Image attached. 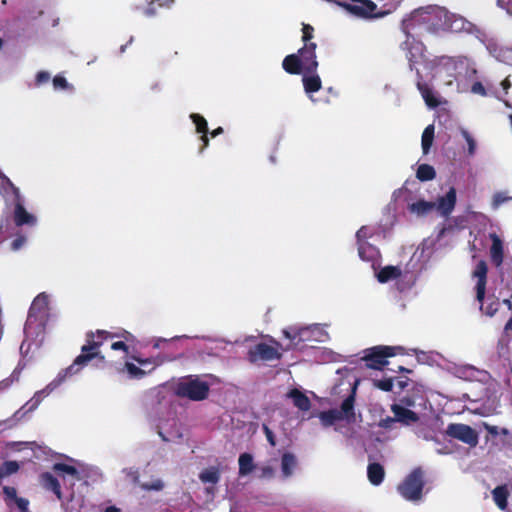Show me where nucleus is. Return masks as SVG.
Wrapping results in <instances>:
<instances>
[{
  "mask_svg": "<svg viewBox=\"0 0 512 512\" xmlns=\"http://www.w3.org/2000/svg\"><path fill=\"white\" fill-rule=\"evenodd\" d=\"M120 336L119 333L109 332L106 330L89 331L86 333V344L81 347V353L75 358L73 363L64 370H61L56 378L42 391L37 392L34 398L25 404L23 408L28 407L27 411L34 410L42 400V398L60 385L68 376L77 374L90 361L96 359L97 366L103 367L107 361L105 356L100 352V347L109 339Z\"/></svg>",
  "mask_w": 512,
  "mask_h": 512,
  "instance_id": "obj_1",
  "label": "nucleus"
},
{
  "mask_svg": "<svg viewBox=\"0 0 512 512\" xmlns=\"http://www.w3.org/2000/svg\"><path fill=\"white\" fill-rule=\"evenodd\" d=\"M424 477L425 472L421 467L414 468L398 485V492L405 500L419 501L423 495Z\"/></svg>",
  "mask_w": 512,
  "mask_h": 512,
  "instance_id": "obj_2",
  "label": "nucleus"
},
{
  "mask_svg": "<svg viewBox=\"0 0 512 512\" xmlns=\"http://www.w3.org/2000/svg\"><path fill=\"white\" fill-rule=\"evenodd\" d=\"M397 354H404V348L401 346L380 345L367 349L361 359L366 362L368 368L381 370L388 364L387 358Z\"/></svg>",
  "mask_w": 512,
  "mask_h": 512,
  "instance_id": "obj_3",
  "label": "nucleus"
},
{
  "mask_svg": "<svg viewBox=\"0 0 512 512\" xmlns=\"http://www.w3.org/2000/svg\"><path fill=\"white\" fill-rule=\"evenodd\" d=\"M209 385L199 379H185L180 381L175 388L177 396L193 401H202L208 397Z\"/></svg>",
  "mask_w": 512,
  "mask_h": 512,
  "instance_id": "obj_4",
  "label": "nucleus"
},
{
  "mask_svg": "<svg viewBox=\"0 0 512 512\" xmlns=\"http://www.w3.org/2000/svg\"><path fill=\"white\" fill-rule=\"evenodd\" d=\"M354 4L337 2L349 13L362 18H380L388 14V11H380L377 5L371 0H351Z\"/></svg>",
  "mask_w": 512,
  "mask_h": 512,
  "instance_id": "obj_5",
  "label": "nucleus"
},
{
  "mask_svg": "<svg viewBox=\"0 0 512 512\" xmlns=\"http://www.w3.org/2000/svg\"><path fill=\"white\" fill-rule=\"evenodd\" d=\"M273 342L277 347L270 346L263 342L251 347L247 354L249 362L256 363L258 361L280 360L282 354L278 351V347H281V344L275 340H273Z\"/></svg>",
  "mask_w": 512,
  "mask_h": 512,
  "instance_id": "obj_6",
  "label": "nucleus"
},
{
  "mask_svg": "<svg viewBox=\"0 0 512 512\" xmlns=\"http://www.w3.org/2000/svg\"><path fill=\"white\" fill-rule=\"evenodd\" d=\"M446 433L471 447H475L479 441L478 433L469 425L462 423L449 424Z\"/></svg>",
  "mask_w": 512,
  "mask_h": 512,
  "instance_id": "obj_7",
  "label": "nucleus"
},
{
  "mask_svg": "<svg viewBox=\"0 0 512 512\" xmlns=\"http://www.w3.org/2000/svg\"><path fill=\"white\" fill-rule=\"evenodd\" d=\"M282 332L284 337L289 340L285 350H301L305 347V342L311 339V331L308 327L289 326Z\"/></svg>",
  "mask_w": 512,
  "mask_h": 512,
  "instance_id": "obj_8",
  "label": "nucleus"
},
{
  "mask_svg": "<svg viewBox=\"0 0 512 512\" xmlns=\"http://www.w3.org/2000/svg\"><path fill=\"white\" fill-rule=\"evenodd\" d=\"M487 273L488 266L486 261L480 260L473 273L472 276L477 279L475 290H476V300L480 303V308L483 306V300L485 298L486 293V285H487Z\"/></svg>",
  "mask_w": 512,
  "mask_h": 512,
  "instance_id": "obj_9",
  "label": "nucleus"
},
{
  "mask_svg": "<svg viewBox=\"0 0 512 512\" xmlns=\"http://www.w3.org/2000/svg\"><path fill=\"white\" fill-rule=\"evenodd\" d=\"M316 43L304 44L298 50V55L301 58V63L304 67V73H315L318 69V61L316 56Z\"/></svg>",
  "mask_w": 512,
  "mask_h": 512,
  "instance_id": "obj_10",
  "label": "nucleus"
},
{
  "mask_svg": "<svg viewBox=\"0 0 512 512\" xmlns=\"http://www.w3.org/2000/svg\"><path fill=\"white\" fill-rule=\"evenodd\" d=\"M403 49L406 50L409 69L411 71L418 70L415 66L419 62V59L423 57L424 45L414 38L410 40V36L408 35L407 40L403 43Z\"/></svg>",
  "mask_w": 512,
  "mask_h": 512,
  "instance_id": "obj_11",
  "label": "nucleus"
},
{
  "mask_svg": "<svg viewBox=\"0 0 512 512\" xmlns=\"http://www.w3.org/2000/svg\"><path fill=\"white\" fill-rule=\"evenodd\" d=\"M457 201L456 189L450 187L448 192L438 198L435 209L440 213L441 216L447 218L453 212Z\"/></svg>",
  "mask_w": 512,
  "mask_h": 512,
  "instance_id": "obj_12",
  "label": "nucleus"
},
{
  "mask_svg": "<svg viewBox=\"0 0 512 512\" xmlns=\"http://www.w3.org/2000/svg\"><path fill=\"white\" fill-rule=\"evenodd\" d=\"M416 86L421 93L426 105L430 108H436L440 105V101L434 95L432 88L423 80V76L419 70H416Z\"/></svg>",
  "mask_w": 512,
  "mask_h": 512,
  "instance_id": "obj_13",
  "label": "nucleus"
},
{
  "mask_svg": "<svg viewBox=\"0 0 512 512\" xmlns=\"http://www.w3.org/2000/svg\"><path fill=\"white\" fill-rule=\"evenodd\" d=\"M391 411L393 412L394 416L396 417L397 422L403 424V425H410L413 423H416L419 421V415L400 405V404H392L391 405Z\"/></svg>",
  "mask_w": 512,
  "mask_h": 512,
  "instance_id": "obj_14",
  "label": "nucleus"
},
{
  "mask_svg": "<svg viewBox=\"0 0 512 512\" xmlns=\"http://www.w3.org/2000/svg\"><path fill=\"white\" fill-rule=\"evenodd\" d=\"M191 120L195 124L196 132L201 134L200 140L202 142V146L200 147L199 151L202 152L205 148L209 145V138H208V124L206 119L197 113H192L190 115Z\"/></svg>",
  "mask_w": 512,
  "mask_h": 512,
  "instance_id": "obj_15",
  "label": "nucleus"
},
{
  "mask_svg": "<svg viewBox=\"0 0 512 512\" xmlns=\"http://www.w3.org/2000/svg\"><path fill=\"white\" fill-rule=\"evenodd\" d=\"M490 239L492 241V245L490 247L491 261L496 267H499L502 265L504 259L503 242L495 233L490 234Z\"/></svg>",
  "mask_w": 512,
  "mask_h": 512,
  "instance_id": "obj_16",
  "label": "nucleus"
},
{
  "mask_svg": "<svg viewBox=\"0 0 512 512\" xmlns=\"http://www.w3.org/2000/svg\"><path fill=\"white\" fill-rule=\"evenodd\" d=\"M14 222L16 226L33 225L36 222L35 217L27 212L22 201H17L14 208Z\"/></svg>",
  "mask_w": 512,
  "mask_h": 512,
  "instance_id": "obj_17",
  "label": "nucleus"
},
{
  "mask_svg": "<svg viewBox=\"0 0 512 512\" xmlns=\"http://www.w3.org/2000/svg\"><path fill=\"white\" fill-rule=\"evenodd\" d=\"M40 483L46 490L52 491L58 500H62L63 495L61 491V485L58 479L53 476L50 472H43L40 475Z\"/></svg>",
  "mask_w": 512,
  "mask_h": 512,
  "instance_id": "obj_18",
  "label": "nucleus"
},
{
  "mask_svg": "<svg viewBox=\"0 0 512 512\" xmlns=\"http://www.w3.org/2000/svg\"><path fill=\"white\" fill-rule=\"evenodd\" d=\"M282 67L285 72L292 75H298L304 72V67L298 53L287 55L282 61Z\"/></svg>",
  "mask_w": 512,
  "mask_h": 512,
  "instance_id": "obj_19",
  "label": "nucleus"
},
{
  "mask_svg": "<svg viewBox=\"0 0 512 512\" xmlns=\"http://www.w3.org/2000/svg\"><path fill=\"white\" fill-rule=\"evenodd\" d=\"M367 477L372 485H380L385 477L384 467L377 462L369 463L367 467Z\"/></svg>",
  "mask_w": 512,
  "mask_h": 512,
  "instance_id": "obj_20",
  "label": "nucleus"
},
{
  "mask_svg": "<svg viewBox=\"0 0 512 512\" xmlns=\"http://www.w3.org/2000/svg\"><path fill=\"white\" fill-rule=\"evenodd\" d=\"M287 397L293 401L295 407L302 411H308L311 407L310 399L300 390L294 388L291 389Z\"/></svg>",
  "mask_w": 512,
  "mask_h": 512,
  "instance_id": "obj_21",
  "label": "nucleus"
},
{
  "mask_svg": "<svg viewBox=\"0 0 512 512\" xmlns=\"http://www.w3.org/2000/svg\"><path fill=\"white\" fill-rule=\"evenodd\" d=\"M302 82L304 90L307 94L318 92L322 87V81L317 72L304 73Z\"/></svg>",
  "mask_w": 512,
  "mask_h": 512,
  "instance_id": "obj_22",
  "label": "nucleus"
},
{
  "mask_svg": "<svg viewBox=\"0 0 512 512\" xmlns=\"http://www.w3.org/2000/svg\"><path fill=\"white\" fill-rule=\"evenodd\" d=\"M118 333L120 336H118L117 338H120L122 340L113 342L111 344V349L112 350H121L126 355H128L129 354V343H133L135 341V337L133 336L132 333H130L126 330H122Z\"/></svg>",
  "mask_w": 512,
  "mask_h": 512,
  "instance_id": "obj_23",
  "label": "nucleus"
},
{
  "mask_svg": "<svg viewBox=\"0 0 512 512\" xmlns=\"http://www.w3.org/2000/svg\"><path fill=\"white\" fill-rule=\"evenodd\" d=\"M436 207V203L432 201H426V200H418L412 204L409 205V211L411 213H415L418 216H425L431 211H433Z\"/></svg>",
  "mask_w": 512,
  "mask_h": 512,
  "instance_id": "obj_24",
  "label": "nucleus"
},
{
  "mask_svg": "<svg viewBox=\"0 0 512 512\" xmlns=\"http://www.w3.org/2000/svg\"><path fill=\"white\" fill-rule=\"evenodd\" d=\"M402 274L401 269L397 266H385L377 273V280L380 283H386L390 280L397 279Z\"/></svg>",
  "mask_w": 512,
  "mask_h": 512,
  "instance_id": "obj_25",
  "label": "nucleus"
},
{
  "mask_svg": "<svg viewBox=\"0 0 512 512\" xmlns=\"http://www.w3.org/2000/svg\"><path fill=\"white\" fill-rule=\"evenodd\" d=\"M297 466L296 457L290 453L285 452L281 458V471L284 477H290Z\"/></svg>",
  "mask_w": 512,
  "mask_h": 512,
  "instance_id": "obj_26",
  "label": "nucleus"
},
{
  "mask_svg": "<svg viewBox=\"0 0 512 512\" xmlns=\"http://www.w3.org/2000/svg\"><path fill=\"white\" fill-rule=\"evenodd\" d=\"M493 500L496 503V505L501 509L504 510L507 508L508 502V496L509 492L507 490V487L505 485L497 486L492 491Z\"/></svg>",
  "mask_w": 512,
  "mask_h": 512,
  "instance_id": "obj_27",
  "label": "nucleus"
},
{
  "mask_svg": "<svg viewBox=\"0 0 512 512\" xmlns=\"http://www.w3.org/2000/svg\"><path fill=\"white\" fill-rule=\"evenodd\" d=\"M354 403H355V389H353V392L346 397L340 407V410L338 412H342V418L351 419L354 418L355 412H354Z\"/></svg>",
  "mask_w": 512,
  "mask_h": 512,
  "instance_id": "obj_28",
  "label": "nucleus"
},
{
  "mask_svg": "<svg viewBox=\"0 0 512 512\" xmlns=\"http://www.w3.org/2000/svg\"><path fill=\"white\" fill-rule=\"evenodd\" d=\"M239 475L245 476L251 473L254 469L253 457L249 453H242L238 459Z\"/></svg>",
  "mask_w": 512,
  "mask_h": 512,
  "instance_id": "obj_29",
  "label": "nucleus"
},
{
  "mask_svg": "<svg viewBox=\"0 0 512 512\" xmlns=\"http://www.w3.org/2000/svg\"><path fill=\"white\" fill-rule=\"evenodd\" d=\"M435 128L433 124L428 125L423 133L421 139V146L423 154H428L434 141Z\"/></svg>",
  "mask_w": 512,
  "mask_h": 512,
  "instance_id": "obj_30",
  "label": "nucleus"
},
{
  "mask_svg": "<svg viewBox=\"0 0 512 512\" xmlns=\"http://www.w3.org/2000/svg\"><path fill=\"white\" fill-rule=\"evenodd\" d=\"M358 254L364 261H374L377 255V249L370 243H360L358 244Z\"/></svg>",
  "mask_w": 512,
  "mask_h": 512,
  "instance_id": "obj_31",
  "label": "nucleus"
},
{
  "mask_svg": "<svg viewBox=\"0 0 512 512\" xmlns=\"http://www.w3.org/2000/svg\"><path fill=\"white\" fill-rule=\"evenodd\" d=\"M416 177L420 181H431L436 177V171L433 166L429 164H421L416 171Z\"/></svg>",
  "mask_w": 512,
  "mask_h": 512,
  "instance_id": "obj_32",
  "label": "nucleus"
},
{
  "mask_svg": "<svg viewBox=\"0 0 512 512\" xmlns=\"http://www.w3.org/2000/svg\"><path fill=\"white\" fill-rule=\"evenodd\" d=\"M342 419V412H338L337 409H330L320 413V420L325 426H331Z\"/></svg>",
  "mask_w": 512,
  "mask_h": 512,
  "instance_id": "obj_33",
  "label": "nucleus"
},
{
  "mask_svg": "<svg viewBox=\"0 0 512 512\" xmlns=\"http://www.w3.org/2000/svg\"><path fill=\"white\" fill-rule=\"evenodd\" d=\"M52 470L56 473H65L68 475L73 476L76 480H80V473L79 471L71 465L65 464V463H55L52 467Z\"/></svg>",
  "mask_w": 512,
  "mask_h": 512,
  "instance_id": "obj_34",
  "label": "nucleus"
},
{
  "mask_svg": "<svg viewBox=\"0 0 512 512\" xmlns=\"http://www.w3.org/2000/svg\"><path fill=\"white\" fill-rule=\"evenodd\" d=\"M4 494V500L7 506H11L12 503H15L18 506V500L21 497L17 496V490L11 486H3L2 488Z\"/></svg>",
  "mask_w": 512,
  "mask_h": 512,
  "instance_id": "obj_35",
  "label": "nucleus"
},
{
  "mask_svg": "<svg viewBox=\"0 0 512 512\" xmlns=\"http://www.w3.org/2000/svg\"><path fill=\"white\" fill-rule=\"evenodd\" d=\"M165 487L164 482L160 478L153 479L150 482H143L140 488L145 491H161Z\"/></svg>",
  "mask_w": 512,
  "mask_h": 512,
  "instance_id": "obj_36",
  "label": "nucleus"
},
{
  "mask_svg": "<svg viewBox=\"0 0 512 512\" xmlns=\"http://www.w3.org/2000/svg\"><path fill=\"white\" fill-rule=\"evenodd\" d=\"M220 475L217 470L211 469V470H205L200 474V479L204 483H212L216 484L219 481Z\"/></svg>",
  "mask_w": 512,
  "mask_h": 512,
  "instance_id": "obj_37",
  "label": "nucleus"
},
{
  "mask_svg": "<svg viewBox=\"0 0 512 512\" xmlns=\"http://www.w3.org/2000/svg\"><path fill=\"white\" fill-rule=\"evenodd\" d=\"M125 369L131 378L140 379L145 376V371L133 363L126 362Z\"/></svg>",
  "mask_w": 512,
  "mask_h": 512,
  "instance_id": "obj_38",
  "label": "nucleus"
},
{
  "mask_svg": "<svg viewBox=\"0 0 512 512\" xmlns=\"http://www.w3.org/2000/svg\"><path fill=\"white\" fill-rule=\"evenodd\" d=\"M373 385L382 391L390 392L393 388V378L375 379Z\"/></svg>",
  "mask_w": 512,
  "mask_h": 512,
  "instance_id": "obj_39",
  "label": "nucleus"
},
{
  "mask_svg": "<svg viewBox=\"0 0 512 512\" xmlns=\"http://www.w3.org/2000/svg\"><path fill=\"white\" fill-rule=\"evenodd\" d=\"M302 41L304 44H311L313 43L311 40L314 37V28L310 24L303 23L302 25Z\"/></svg>",
  "mask_w": 512,
  "mask_h": 512,
  "instance_id": "obj_40",
  "label": "nucleus"
},
{
  "mask_svg": "<svg viewBox=\"0 0 512 512\" xmlns=\"http://www.w3.org/2000/svg\"><path fill=\"white\" fill-rule=\"evenodd\" d=\"M461 135L463 136V138L466 140L467 144H468V154L470 156L474 155L475 153V150H476V142L474 140V138L471 136V134L466 130V129H461Z\"/></svg>",
  "mask_w": 512,
  "mask_h": 512,
  "instance_id": "obj_41",
  "label": "nucleus"
},
{
  "mask_svg": "<svg viewBox=\"0 0 512 512\" xmlns=\"http://www.w3.org/2000/svg\"><path fill=\"white\" fill-rule=\"evenodd\" d=\"M371 233L368 227L362 226L357 232H356V239L357 244L360 243H368L366 240L371 237Z\"/></svg>",
  "mask_w": 512,
  "mask_h": 512,
  "instance_id": "obj_42",
  "label": "nucleus"
},
{
  "mask_svg": "<svg viewBox=\"0 0 512 512\" xmlns=\"http://www.w3.org/2000/svg\"><path fill=\"white\" fill-rule=\"evenodd\" d=\"M3 183H5L11 189L15 198V203H17V201H22L19 188L16 187L7 176H3Z\"/></svg>",
  "mask_w": 512,
  "mask_h": 512,
  "instance_id": "obj_43",
  "label": "nucleus"
},
{
  "mask_svg": "<svg viewBox=\"0 0 512 512\" xmlns=\"http://www.w3.org/2000/svg\"><path fill=\"white\" fill-rule=\"evenodd\" d=\"M53 86L55 89H66L68 88L69 84L65 77L61 75H56L53 78Z\"/></svg>",
  "mask_w": 512,
  "mask_h": 512,
  "instance_id": "obj_44",
  "label": "nucleus"
},
{
  "mask_svg": "<svg viewBox=\"0 0 512 512\" xmlns=\"http://www.w3.org/2000/svg\"><path fill=\"white\" fill-rule=\"evenodd\" d=\"M262 430H263V432H264V434H265L269 444L271 446L275 447L276 446V439H275V435H274L273 431L266 424L262 425Z\"/></svg>",
  "mask_w": 512,
  "mask_h": 512,
  "instance_id": "obj_45",
  "label": "nucleus"
},
{
  "mask_svg": "<svg viewBox=\"0 0 512 512\" xmlns=\"http://www.w3.org/2000/svg\"><path fill=\"white\" fill-rule=\"evenodd\" d=\"M471 92L473 94H478V95H481V96H486L487 95V91L484 87V85L479 82V81H476L472 84L471 86Z\"/></svg>",
  "mask_w": 512,
  "mask_h": 512,
  "instance_id": "obj_46",
  "label": "nucleus"
},
{
  "mask_svg": "<svg viewBox=\"0 0 512 512\" xmlns=\"http://www.w3.org/2000/svg\"><path fill=\"white\" fill-rule=\"evenodd\" d=\"M47 304H48V298L44 293H42V294H39L34 299V301L32 303V309L35 308L36 306L46 307Z\"/></svg>",
  "mask_w": 512,
  "mask_h": 512,
  "instance_id": "obj_47",
  "label": "nucleus"
},
{
  "mask_svg": "<svg viewBox=\"0 0 512 512\" xmlns=\"http://www.w3.org/2000/svg\"><path fill=\"white\" fill-rule=\"evenodd\" d=\"M50 80V74L47 71H40L36 75V85H41Z\"/></svg>",
  "mask_w": 512,
  "mask_h": 512,
  "instance_id": "obj_48",
  "label": "nucleus"
},
{
  "mask_svg": "<svg viewBox=\"0 0 512 512\" xmlns=\"http://www.w3.org/2000/svg\"><path fill=\"white\" fill-rule=\"evenodd\" d=\"M395 422H397V420H396V417H395V416H394V417L387 416L386 418H384V419H382V420L380 421V424H379V425H380L382 428L390 429V428H392V425H393Z\"/></svg>",
  "mask_w": 512,
  "mask_h": 512,
  "instance_id": "obj_49",
  "label": "nucleus"
},
{
  "mask_svg": "<svg viewBox=\"0 0 512 512\" xmlns=\"http://www.w3.org/2000/svg\"><path fill=\"white\" fill-rule=\"evenodd\" d=\"M497 5L512 15V0H497Z\"/></svg>",
  "mask_w": 512,
  "mask_h": 512,
  "instance_id": "obj_50",
  "label": "nucleus"
},
{
  "mask_svg": "<svg viewBox=\"0 0 512 512\" xmlns=\"http://www.w3.org/2000/svg\"><path fill=\"white\" fill-rule=\"evenodd\" d=\"M400 405L404 407H413L415 405V400L411 396H404L400 399Z\"/></svg>",
  "mask_w": 512,
  "mask_h": 512,
  "instance_id": "obj_51",
  "label": "nucleus"
},
{
  "mask_svg": "<svg viewBox=\"0 0 512 512\" xmlns=\"http://www.w3.org/2000/svg\"><path fill=\"white\" fill-rule=\"evenodd\" d=\"M28 506L29 501L26 498H20L18 500V508L20 512H30Z\"/></svg>",
  "mask_w": 512,
  "mask_h": 512,
  "instance_id": "obj_52",
  "label": "nucleus"
},
{
  "mask_svg": "<svg viewBox=\"0 0 512 512\" xmlns=\"http://www.w3.org/2000/svg\"><path fill=\"white\" fill-rule=\"evenodd\" d=\"M127 475L131 478L134 484L140 486L142 482H140L138 470H130Z\"/></svg>",
  "mask_w": 512,
  "mask_h": 512,
  "instance_id": "obj_53",
  "label": "nucleus"
},
{
  "mask_svg": "<svg viewBox=\"0 0 512 512\" xmlns=\"http://www.w3.org/2000/svg\"><path fill=\"white\" fill-rule=\"evenodd\" d=\"M155 2L154 1H151L148 5V7L145 9V14L147 16H153L156 14V10H155Z\"/></svg>",
  "mask_w": 512,
  "mask_h": 512,
  "instance_id": "obj_54",
  "label": "nucleus"
},
{
  "mask_svg": "<svg viewBox=\"0 0 512 512\" xmlns=\"http://www.w3.org/2000/svg\"><path fill=\"white\" fill-rule=\"evenodd\" d=\"M131 359H133L134 361H136L137 363H139L141 365H145V364L151 363L150 359H142V358L137 357V356H131Z\"/></svg>",
  "mask_w": 512,
  "mask_h": 512,
  "instance_id": "obj_55",
  "label": "nucleus"
},
{
  "mask_svg": "<svg viewBox=\"0 0 512 512\" xmlns=\"http://www.w3.org/2000/svg\"><path fill=\"white\" fill-rule=\"evenodd\" d=\"M23 242H24V238H22V237L17 238L13 241L12 246L14 249H18L22 246Z\"/></svg>",
  "mask_w": 512,
  "mask_h": 512,
  "instance_id": "obj_56",
  "label": "nucleus"
},
{
  "mask_svg": "<svg viewBox=\"0 0 512 512\" xmlns=\"http://www.w3.org/2000/svg\"><path fill=\"white\" fill-rule=\"evenodd\" d=\"M497 311V307L493 304H490L488 307H487V311H486V314L489 315V316H493L495 314V312Z\"/></svg>",
  "mask_w": 512,
  "mask_h": 512,
  "instance_id": "obj_57",
  "label": "nucleus"
},
{
  "mask_svg": "<svg viewBox=\"0 0 512 512\" xmlns=\"http://www.w3.org/2000/svg\"><path fill=\"white\" fill-rule=\"evenodd\" d=\"M509 331H512V315L511 318L507 321L504 327V332L508 334Z\"/></svg>",
  "mask_w": 512,
  "mask_h": 512,
  "instance_id": "obj_58",
  "label": "nucleus"
},
{
  "mask_svg": "<svg viewBox=\"0 0 512 512\" xmlns=\"http://www.w3.org/2000/svg\"><path fill=\"white\" fill-rule=\"evenodd\" d=\"M156 1L158 2L159 6H167V7H169L174 2V0H156Z\"/></svg>",
  "mask_w": 512,
  "mask_h": 512,
  "instance_id": "obj_59",
  "label": "nucleus"
},
{
  "mask_svg": "<svg viewBox=\"0 0 512 512\" xmlns=\"http://www.w3.org/2000/svg\"><path fill=\"white\" fill-rule=\"evenodd\" d=\"M224 132L223 128L222 127H218L216 129H214L212 132H210L211 136L212 137H216L220 134H222Z\"/></svg>",
  "mask_w": 512,
  "mask_h": 512,
  "instance_id": "obj_60",
  "label": "nucleus"
},
{
  "mask_svg": "<svg viewBox=\"0 0 512 512\" xmlns=\"http://www.w3.org/2000/svg\"><path fill=\"white\" fill-rule=\"evenodd\" d=\"M105 512H121V510L116 506H109L105 509Z\"/></svg>",
  "mask_w": 512,
  "mask_h": 512,
  "instance_id": "obj_61",
  "label": "nucleus"
},
{
  "mask_svg": "<svg viewBox=\"0 0 512 512\" xmlns=\"http://www.w3.org/2000/svg\"><path fill=\"white\" fill-rule=\"evenodd\" d=\"M425 11V9L421 8V9H418V10H415L413 13H412V18L410 21H412L414 18L417 17V15L419 14H422L423 12Z\"/></svg>",
  "mask_w": 512,
  "mask_h": 512,
  "instance_id": "obj_62",
  "label": "nucleus"
},
{
  "mask_svg": "<svg viewBox=\"0 0 512 512\" xmlns=\"http://www.w3.org/2000/svg\"><path fill=\"white\" fill-rule=\"evenodd\" d=\"M488 432L492 435H497L498 432H497V427L496 426H491V427H488L487 428Z\"/></svg>",
  "mask_w": 512,
  "mask_h": 512,
  "instance_id": "obj_63",
  "label": "nucleus"
},
{
  "mask_svg": "<svg viewBox=\"0 0 512 512\" xmlns=\"http://www.w3.org/2000/svg\"><path fill=\"white\" fill-rule=\"evenodd\" d=\"M510 82L508 79H505L503 82H502V86L504 89H508L510 87Z\"/></svg>",
  "mask_w": 512,
  "mask_h": 512,
  "instance_id": "obj_64",
  "label": "nucleus"
}]
</instances>
